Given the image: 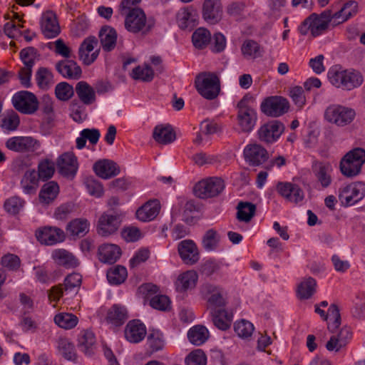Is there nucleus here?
Listing matches in <instances>:
<instances>
[{
    "label": "nucleus",
    "mask_w": 365,
    "mask_h": 365,
    "mask_svg": "<svg viewBox=\"0 0 365 365\" xmlns=\"http://www.w3.org/2000/svg\"><path fill=\"white\" fill-rule=\"evenodd\" d=\"M213 324L221 330H227L230 328L232 320V316L225 309H218L210 312Z\"/></svg>",
    "instance_id": "obj_44"
},
{
    "label": "nucleus",
    "mask_w": 365,
    "mask_h": 365,
    "mask_svg": "<svg viewBox=\"0 0 365 365\" xmlns=\"http://www.w3.org/2000/svg\"><path fill=\"white\" fill-rule=\"evenodd\" d=\"M52 258L58 264L66 268H73L79 264L78 259L71 252L63 249L53 250Z\"/></svg>",
    "instance_id": "obj_38"
},
{
    "label": "nucleus",
    "mask_w": 365,
    "mask_h": 365,
    "mask_svg": "<svg viewBox=\"0 0 365 365\" xmlns=\"http://www.w3.org/2000/svg\"><path fill=\"white\" fill-rule=\"evenodd\" d=\"M365 163V150L356 148L349 151L341 160L340 170L347 178L358 175Z\"/></svg>",
    "instance_id": "obj_2"
},
{
    "label": "nucleus",
    "mask_w": 365,
    "mask_h": 365,
    "mask_svg": "<svg viewBox=\"0 0 365 365\" xmlns=\"http://www.w3.org/2000/svg\"><path fill=\"white\" fill-rule=\"evenodd\" d=\"M358 12V3L355 1H349L345 3L339 11L332 14L334 26L342 24L355 16Z\"/></svg>",
    "instance_id": "obj_32"
},
{
    "label": "nucleus",
    "mask_w": 365,
    "mask_h": 365,
    "mask_svg": "<svg viewBox=\"0 0 365 365\" xmlns=\"http://www.w3.org/2000/svg\"><path fill=\"white\" fill-rule=\"evenodd\" d=\"M241 51L246 58L255 59L261 56L260 46L254 40H246L242 46Z\"/></svg>",
    "instance_id": "obj_56"
},
{
    "label": "nucleus",
    "mask_w": 365,
    "mask_h": 365,
    "mask_svg": "<svg viewBox=\"0 0 365 365\" xmlns=\"http://www.w3.org/2000/svg\"><path fill=\"white\" fill-rule=\"evenodd\" d=\"M54 322L61 328L71 329L77 325L78 319L73 314L62 312L54 317Z\"/></svg>",
    "instance_id": "obj_52"
},
{
    "label": "nucleus",
    "mask_w": 365,
    "mask_h": 365,
    "mask_svg": "<svg viewBox=\"0 0 365 365\" xmlns=\"http://www.w3.org/2000/svg\"><path fill=\"white\" fill-rule=\"evenodd\" d=\"M60 173L66 177L74 176L78 170L77 159L73 154L66 153L58 160Z\"/></svg>",
    "instance_id": "obj_29"
},
{
    "label": "nucleus",
    "mask_w": 365,
    "mask_h": 365,
    "mask_svg": "<svg viewBox=\"0 0 365 365\" xmlns=\"http://www.w3.org/2000/svg\"><path fill=\"white\" fill-rule=\"evenodd\" d=\"M352 333L349 327H344L340 331L333 334L326 344L329 351H339L344 347L351 338Z\"/></svg>",
    "instance_id": "obj_28"
},
{
    "label": "nucleus",
    "mask_w": 365,
    "mask_h": 365,
    "mask_svg": "<svg viewBox=\"0 0 365 365\" xmlns=\"http://www.w3.org/2000/svg\"><path fill=\"white\" fill-rule=\"evenodd\" d=\"M128 317V312L124 306L113 304L108 311L106 321L115 327H120L125 322Z\"/></svg>",
    "instance_id": "obj_36"
},
{
    "label": "nucleus",
    "mask_w": 365,
    "mask_h": 365,
    "mask_svg": "<svg viewBox=\"0 0 365 365\" xmlns=\"http://www.w3.org/2000/svg\"><path fill=\"white\" fill-rule=\"evenodd\" d=\"M90 223L86 219H75L67 225V232L73 237H83L89 231Z\"/></svg>",
    "instance_id": "obj_45"
},
{
    "label": "nucleus",
    "mask_w": 365,
    "mask_h": 365,
    "mask_svg": "<svg viewBox=\"0 0 365 365\" xmlns=\"http://www.w3.org/2000/svg\"><path fill=\"white\" fill-rule=\"evenodd\" d=\"M285 129L284 125L277 120H273L262 125L257 130L258 139L267 145L277 142Z\"/></svg>",
    "instance_id": "obj_12"
},
{
    "label": "nucleus",
    "mask_w": 365,
    "mask_h": 365,
    "mask_svg": "<svg viewBox=\"0 0 365 365\" xmlns=\"http://www.w3.org/2000/svg\"><path fill=\"white\" fill-rule=\"evenodd\" d=\"M36 235L38 240L46 245H53L65 239L64 232L56 227H45L38 230Z\"/></svg>",
    "instance_id": "obj_22"
},
{
    "label": "nucleus",
    "mask_w": 365,
    "mask_h": 365,
    "mask_svg": "<svg viewBox=\"0 0 365 365\" xmlns=\"http://www.w3.org/2000/svg\"><path fill=\"white\" fill-rule=\"evenodd\" d=\"M178 251L182 262L186 264H195L200 259L198 248L191 240H185L179 242Z\"/></svg>",
    "instance_id": "obj_18"
},
{
    "label": "nucleus",
    "mask_w": 365,
    "mask_h": 365,
    "mask_svg": "<svg viewBox=\"0 0 365 365\" xmlns=\"http://www.w3.org/2000/svg\"><path fill=\"white\" fill-rule=\"evenodd\" d=\"M355 115L356 113L354 109L339 104L329 105L324 111L326 120L341 127L350 124Z\"/></svg>",
    "instance_id": "obj_5"
},
{
    "label": "nucleus",
    "mask_w": 365,
    "mask_h": 365,
    "mask_svg": "<svg viewBox=\"0 0 365 365\" xmlns=\"http://www.w3.org/2000/svg\"><path fill=\"white\" fill-rule=\"evenodd\" d=\"M59 354L66 360L76 361L77 354L74 344L66 337H59L56 341Z\"/></svg>",
    "instance_id": "obj_39"
},
{
    "label": "nucleus",
    "mask_w": 365,
    "mask_h": 365,
    "mask_svg": "<svg viewBox=\"0 0 365 365\" xmlns=\"http://www.w3.org/2000/svg\"><path fill=\"white\" fill-rule=\"evenodd\" d=\"M128 273L125 267L116 265L110 268L107 272V279L111 284H120L123 283Z\"/></svg>",
    "instance_id": "obj_53"
},
{
    "label": "nucleus",
    "mask_w": 365,
    "mask_h": 365,
    "mask_svg": "<svg viewBox=\"0 0 365 365\" xmlns=\"http://www.w3.org/2000/svg\"><path fill=\"white\" fill-rule=\"evenodd\" d=\"M328 316V329L330 331H334L341 325V315L338 306L334 304L330 305L327 314Z\"/></svg>",
    "instance_id": "obj_59"
},
{
    "label": "nucleus",
    "mask_w": 365,
    "mask_h": 365,
    "mask_svg": "<svg viewBox=\"0 0 365 365\" xmlns=\"http://www.w3.org/2000/svg\"><path fill=\"white\" fill-rule=\"evenodd\" d=\"M40 23L42 33L46 38H54L60 33V26L56 16L52 11L43 12Z\"/></svg>",
    "instance_id": "obj_23"
},
{
    "label": "nucleus",
    "mask_w": 365,
    "mask_h": 365,
    "mask_svg": "<svg viewBox=\"0 0 365 365\" xmlns=\"http://www.w3.org/2000/svg\"><path fill=\"white\" fill-rule=\"evenodd\" d=\"M200 292L210 312L223 309L225 306V293L222 287L212 284H205L201 287Z\"/></svg>",
    "instance_id": "obj_11"
},
{
    "label": "nucleus",
    "mask_w": 365,
    "mask_h": 365,
    "mask_svg": "<svg viewBox=\"0 0 365 365\" xmlns=\"http://www.w3.org/2000/svg\"><path fill=\"white\" fill-rule=\"evenodd\" d=\"M56 69L63 77L68 79H78L82 73L81 68L77 63L69 59L56 63Z\"/></svg>",
    "instance_id": "obj_25"
},
{
    "label": "nucleus",
    "mask_w": 365,
    "mask_h": 365,
    "mask_svg": "<svg viewBox=\"0 0 365 365\" xmlns=\"http://www.w3.org/2000/svg\"><path fill=\"white\" fill-rule=\"evenodd\" d=\"M125 14V27L128 31L146 34L151 30L153 24L147 22L146 15L140 8H134Z\"/></svg>",
    "instance_id": "obj_7"
},
{
    "label": "nucleus",
    "mask_w": 365,
    "mask_h": 365,
    "mask_svg": "<svg viewBox=\"0 0 365 365\" xmlns=\"http://www.w3.org/2000/svg\"><path fill=\"white\" fill-rule=\"evenodd\" d=\"M93 170L101 178L108 179L119 173L116 164L109 160H100L93 165Z\"/></svg>",
    "instance_id": "obj_34"
},
{
    "label": "nucleus",
    "mask_w": 365,
    "mask_h": 365,
    "mask_svg": "<svg viewBox=\"0 0 365 365\" xmlns=\"http://www.w3.org/2000/svg\"><path fill=\"white\" fill-rule=\"evenodd\" d=\"M317 282L312 277H308L302 281L297 287V297L300 299L311 298L316 292Z\"/></svg>",
    "instance_id": "obj_46"
},
{
    "label": "nucleus",
    "mask_w": 365,
    "mask_h": 365,
    "mask_svg": "<svg viewBox=\"0 0 365 365\" xmlns=\"http://www.w3.org/2000/svg\"><path fill=\"white\" fill-rule=\"evenodd\" d=\"M82 277L78 273L68 274L64 279L63 284L53 287L48 294L51 301L57 302L62 297L70 294H76L80 287Z\"/></svg>",
    "instance_id": "obj_8"
},
{
    "label": "nucleus",
    "mask_w": 365,
    "mask_h": 365,
    "mask_svg": "<svg viewBox=\"0 0 365 365\" xmlns=\"http://www.w3.org/2000/svg\"><path fill=\"white\" fill-rule=\"evenodd\" d=\"M76 93L82 103L90 105L96 101L94 89L86 81H79L76 86Z\"/></svg>",
    "instance_id": "obj_42"
},
{
    "label": "nucleus",
    "mask_w": 365,
    "mask_h": 365,
    "mask_svg": "<svg viewBox=\"0 0 365 365\" xmlns=\"http://www.w3.org/2000/svg\"><path fill=\"white\" fill-rule=\"evenodd\" d=\"M55 172L54 163L48 159L41 160L38 165V178L42 180L51 178Z\"/></svg>",
    "instance_id": "obj_55"
},
{
    "label": "nucleus",
    "mask_w": 365,
    "mask_h": 365,
    "mask_svg": "<svg viewBox=\"0 0 365 365\" xmlns=\"http://www.w3.org/2000/svg\"><path fill=\"white\" fill-rule=\"evenodd\" d=\"M237 119L242 132L252 131L256 125L257 114L256 110L250 105V99L244 96L237 103Z\"/></svg>",
    "instance_id": "obj_4"
},
{
    "label": "nucleus",
    "mask_w": 365,
    "mask_h": 365,
    "mask_svg": "<svg viewBox=\"0 0 365 365\" xmlns=\"http://www.w3.org/2000/svg\"><path fill=\"white\" fill-rule=\"evenodd\" d=\"M277 191L287 201L299 203L304 200V191L299 185L287 182H279L277 185Z\"/></svg>",
    "instance_id": "obj_17"
},
{
    "label": "nucleus",
    "mask_w": 365,
    "mask_h": 365,
    "mask_svg": "<svg viewBox=\"0 0 365 365\" xmlns=\"http://www.w3.org/2000/svg\"><path fill=\"white\" fill-rule=\"evenodd\" d=\"M345 90L350 91L361 86L363 83V77L359 72L346 70Z\"/></svg>",
    "instance_id": "obj_61"
},
{
    "label": "nucleus",
    "mask_w": 365,
    "mask_h": 365,
    "mask_svg": "<svg viewBox=\"0 0 365 365\" xmlns=\"http://www.w3.org/2000/svg\"><path fill=\"white\" fill-rule=\"evenodd\" d=\"M329 24L334 26L332 12L327 9L320 14H312L302 22L299 31L302 35H306L310 31L312 36L317 37L327 31Z\"/></svg>",
    "instance_id": "obj_1"
},
{
    "label": "nucleus",
    "mask_w": 365,
    "mask_h": 365,
    "mask_svg": "<svg viewBox=\"0 0 365 365\" xmlns=\"http://www.w3.org/2000/svg\"><path fill=\"white\" fill-rule=\"evenodd\" d=\"M225 188V183L221 178L212 177L198 182L194 191L198 197L205 199L218 196Z\"/></svg>",
    "instance_id": "obj_10"
},
{
    "label": "nucleus",
    "mask_w": 365,
    "mask_h": 365,
    "mask_svg": "<svg viewBox=\"0 0 365 365\" xmlns=\"http://www.w3.org/2000/svg\"><path fill=\"white\" fill-rule=\"evenodd\" d=\"M198 14L192 6L181 8L177 13L176 20L181 29H192L197 24Z\"/></svg>",
    "instance_id": "obj_20"
},
{
    "label": "nucleus",
    "mask_w": 365,
    "mask_h": 365,
    "mask_svg": "<svg viewBox=\"0 0 365 365\" xmlns=\"http://www.w3.org/2000/svg\"><path fill=\"white\" fill-rule=\"evenodd\" d=\"M36 81L38 87L47 90L54 83L53 76L51 71L46 68H40L36 74Z\"/></svg>",
    "instance_id": "obj_54"
},
{
    "label": "nucleus",
    "mask_w": 365,
    "mask_h": 365,
    "mask_svg": "<svg viewBox=\"0 0 365 365\" xmlns=\"http://www.w3.org/2000/svg\"><path fill=\"white\" fill-rule=\"evenodd\" d=\"M245 162L250 166H259L265 163L269 156L268 151L262 145L250 143L243 150Z\"/></svg>",
    "instance_id": "obj_14"
},
{
    "label": "nucleus",
    "mask_w": 365,
    "mask_h": 365,
    "mask_svg": "<svg viewBox=\"0 0 365 365\" xmlns=\"http://www.w3.org/2000/svg\"><path fill=\"white\" fill-rule=\"evenodd\" d=\"M219 241L220 235L217 232L213 229H210L204 235L202 245L206 251H212L217 248Z\"/></svg>",
    "instance_id": "obj_58"
},
{
    "label": "nucleus",
    "mask_w": 365,
    "mask_h": 365,
    "mask_svg": "<svg viewBox=\"0 0 365 365\" xmlns=\"http://www.w3.org/2000/svg\"><path fill=\"white\" fill-rule=\"evenodd\" d=\"M192 41L195 48L203 49L210 43L211 34L207 29L200 27L192 34Z\"/></svg>",
    "instance_id": "obj_49"
},
{
    "label": "nucleus",
    "mask_w": 365,
    "mask_h": 365,
    "mask_svg": "<svg viewBox=\"0 0 365 365\" xmlns=\"http://www.w3.org/2000/svg\"><path fill=\"white\" fill-rule=\"evenodd\" d=\"M131 76L135 80L150 82L153 79V70L147 64L144 66H138L133 69Z\"/></svg>",
    "instance_id": "obj_57"
},
{
    "label": "nucleus",
    "mask_w": 365,
    "mask_h": 365,
    "mask_svg": "<svg viewBox=\"0 0 365 365\" xmlns=\"http://www.w3.org/2000/svg\"><path fill=\"white\" fill-rule=\"evenodd\" d=\"M237 212V218L239 221L248 222L255 216L256 206L250 202H239Z\"/></svg>",
    "instance_id": "obj_50"
},
{
    "label": "nucleus",
    "mask_w": 365,
    "mask_h": 365,
    "mask_svg": "<svg viewBox=\"0 0 365 365\" xmlns=\"http://www.w3.org/2000/svg\"><path fill=\"white\" fill-rule=\"evenodd\" d=\"M365 196V183L354 182L341 187L339 190V200L344 207L354 205Z\"/></svg>",
    "instance_id": "obj_6"
},
{
    "label": "nucleus",
    "mask_w": 365,
    "mask_h": 365,
    "mask_svg": "<svg viewBox=\"0 0 365 365\" xmlns=\"http://www.w3.org/2000/svg\"><path fill=\"white\" fill-rule=\"evenodd\" d=\"M120 225V220L118 215L103 213L98 219L97 231L103 237L114 234Z\"/></svg>",
    "instance_id": "obj_21"
},
{
    "label": "nucleus",
    "mask_w": 365,
    "mask_h": 365,
    "mask_svg": "<svg viewBox=\"0 0 365 365\" xmlns=\"http://www.w3.org/2000/svg\"><path fill=\"white\" fill-rule=\"evenodd\" d=\"M99 38L103 51H111L116 46V31L110 26H105L99 32Z\"/></svg>",
    "instance_id": "obj_37"
},
{
    "label": "nucleus",
    "mask_w": 365,
    "mask_h": 365,
    "mask_svg": "<svg viewBox=\"0 0 365 365\" xmlns=\"http://www.w3.org/2000/svg\"><path fill=\"white\" fill-rule=\"evenodd\" d=\"M234 329L240 337L247 339L252 336L254 326L250 322L242 319L235 324Z\"/></svg>",
    "instance_id": "obj_60"
},
{
    "label": "nucleus",
    "mask_w": 365,
    "mask_h": 365,
    "mask_svg": "<svg viewBox=\"0 0 365 365\" xmlns=\"http://www.w3.org/2000/svg\"><path fill=\"white\" fill-rule=\"evenodd\" d=\"M345 75L346 69H343L339 66L331 67L327 73L330 83L336 88L345 90Z\"/></svg>",
    "instance_id": "obj_48"
},
{
    "label": "nucleus",
    "mask_w": 365,
    "mask_h": 365,
    "mask_svg": "<svg viewBox=\"0 0 365 365\" xmlns=\"http://www.w3.org/2000/svg\"><path fill=\"white\" fill-rule=\"evenodd\" d=\"M55 94L59 100L68 101L73 95V88L68 83L61 82L56 85Z\"/></svg>",
    "instance_id": "obj_63"
},
{
    "label": "nucleus",
    "mask_w": 365,
    "mask_h": 365,
    "mask_svg": "<svg viewBox=\"0 0 365 365\" xmlns=\"http://www.w3.org/2000/svg\"><path fill=\"white\" fill-rule=\"evenodd\" d=\"M98 43V39L95 36H89L81 43L78 49V57L83 64L89 66L96 60L100 50L97 49L91 54L90 53L97 46Z\"/></svg>",
    "instance_id": "obj_16"
},
{
    "label": "nucleus",
    "mask_w": 365,
    "mask_h": 365,
    "mask_svg": "<svg viewBox=\"0 0 365 365\" xmlns=\"http://www.w3.org/2000/svg\"><path fill=\"white\" fill-rule=\"evenodd\" d=\"M187 337L192 344L200 346L207 340L209 331L205 327L197 325L189 330Z\"/></svg>",
    "instance_id": "obj_47"
},
{
    "label": "nucleus",
    "mask_w": 365,
    "mask_h": 365,
    "mask_svg": "<svg viewBox=\"0 0 365 365\" xmlns=\"http://www.w3.org/2000/svg\"><path fill=\"white\" fill-rule=\"evenodd\" d=\"M313 172L323 188L329 187L332 181V167L329 163L317 162L313 165Z\"/></svg>",
    "instance_id": "obj_30"
},
{
    "label": "nucleus",
    "mask_w": 365,
    "mask_h": 365,
    "mask_svg": "<svg viewBox=\"0 0 365 365\" xmlns=\"http://www.w3.org/2000/svg\"><path fill=\"white\" fill-rule=\"evenodd\" d=\"M160 208V202L158 200H149L137 210L136 217L143 222L151 221L157 217Z\"/></svg>",
    "instance_id": "obj_33"
},
{
    "label": "nucleus",
    "mask_w": 365,
    "mask_h": 365,
    "mask_svg": "<svg viewBox=\"0 0 365 365\" xmlns=\"http://www.w3.org/2000/svg\"><path fill=\"white\" fill-rule=\"evenodd\" d=\"M198 280V274L194 270H187L180 274L175 282L178 292H185L195 287Z\"/></svg>",
    "instance_id": "obj_27"
},
{
    "label": "nucleus",
    "mask_w": 365,
    "mask_h": 365,
    "mask_svg": "<svg viewBox=\"0 0 365 365\" xmlns=\"http://www.w3.org/2000/svg\"><path fill=\"white\" fill-rule=\"evenodd\" d=\"M289 103L280 96H272L265 98L260 104V110L266 116L278 118L288 112Z\"/></svg>",
    "instance_id": "obj_9"
},
{
    "label": "nucleus",
    "mask_w": 365,
    "mask_h": 365,
    "mask_svg": "<svg viewBox=\"0 0 365 365\" xmlns=\"http://www.w3.org/2000/svg\"><path fill=\"white\" fill-rule=\"evenodd\" d=\"M147 344L151 352L163 349L165 346L163 333L158 329H150L147 338Z\"/></svg>",
    "instance_id": "obj_51"
},
{
    "label": "nucleus",
    "mask_w": 365,
    "mask_h": 365,
    "mask_svg": "<svg viewBox=\"0 0 365 365\" xmlns=\"http://www.w3.org/2000/svg\"><path fill=\"white\" fill-rule=\"evenodd\" d=\"M59 193V186L55 181L46 182L41 188L38 193L39 202L43 205L51 204Z\"/></svg>",
    "instance_id": "obj_31"
},
{
    "label": "nucleus",
    "mask_w": 365,
    "mask_h": 365,
    "mask_svg": "<svg viewBox=\"0 0 365 365\" xmlns=\"http://www.w3.org/2000/svg\"><path fill=\"white\" fill-rule=\"evenodd\" d=\"M6 146L14 152H35L40 148L41 143L30 136H15L7 140Z\"/></svg>",
    "instance_id": "obj_15"
},
{
    "label": "nucleus",
    "mask_w": 365,
    "mask_h": 365,
    "mask_svg": "<svg viewBox=\"0 0 365 365\" xmlns=\"http://www.w3.org/2000/svg\"><path fill=\"white\" fill-rule=\"evenodd\" d=\"M12 103L18 111L24 114H32L38 108V102L35 95L26 91L15 93Z\"/></svg>",
    "instance_id": "obj_13"
},
{
    "label": "nucleus",
    "mask_w": 365,
    "mask_h": 365,
    "mask_svg": "<svg viewBox=\"0 0 365 365\" xmlns=\"http://www.w3.org/2000/svg\"><path fill=\"white\" fill-rule=\"evenodd\" d=\"M146 335V327L140 320L130 321L125 329V336L131 343L141 341Z\"/></svg>",
    "instance_id": "obj_24"
},
{
    "label": "nucleus",
    "mask_w": 365,
    "mask_h": 365,
    "mask_svg": "<svg viewBox=\"0 0 365 365\" xmlns=\"http://www.w3.org/2000/svg\"><path fill=\"white\" fill-rule=\"evenodd\" d=\"M185 362L186 365H206L207 358L201 349H196L186 356Z\"/></svg>",
    "instance_id": "obj_64"
},
{
    "label": "nucleus",
    "mask_w": 365,
    "mask_h": 365,
    "mask_svg": "<svg viewBox=\"0 0 365 365\" xmlns=\"http://www.w3.org/2000/svg\"><path fill=\"white\" fill-rule=\"evenodd\" d=\"M153 137L160 144H168L175 140V133L170 125H157L154 128Z\"/></svg>",
    "instance_id": "obj_40"
},
{
    "label": "nucleus",
    "mask_w": 365,
    "mask_h": 365,
    "mask_svg": "<svg viewBox=\"0 0 365 365\" xmlns=\"http://www.w3.org/2000/svg\"><path fill=\"white\" fill-rule=\"evenodd\" d=\"M77 346L86 355H91L96 347V339L90 329L81 330L77 338Z\"/></svg>",
    "instance_id": "obj_26"
},
{
    "label": "nucleus",
    "mask_w": 365,
    "mask_h": 365,
    "mask_svg": "<svg viewBox=\"0 0 365 365\" xmlns=\"http://www.w3.org/2000/svg\"><path fill=\"white\" fill-rule=\"evenodd\" d=\"M202 17L210 24L219 23L222 17L220 0H205L202 4Z\"/></svg>",
    "instance_id": "obj_19"
},
{
    "label": "nucleus",
    "mask_w": 365,
    "mask_h": 365,
    "mask_svg": "<svg viewBox=\"0 0 365 365\" xmlns=\"http://www.w3.org/2000/svg\"><path fill=\"white\" fill-rule=\"evenodd\" d=\"M289 96L297 108L301 109L305 106L306 97L304 89L302 86H296L290 88L289 91Z\"/></svg>",
    "instance_id": "obj_62"
},
{
    "label": "nucleus",
    "mask_w": 365,
    "mask_h": 365,
    "mask_svg": "<svg viewBox=\"0 0 365 365\" xmlns=\"http://www.w3.org/2000/svg\"><path fill=\"white\" fill-rule=\"evenodd\" d=\"M39 178L34 169L26 170L20 182L23 192L27 195H34L38 187Z\"/></svg>",
    "instance_id": "obj_35"
},
{
    "label": "nucleus",
    "mask_w": 365,
    "mask_h": 365,
    "mask_svg": "<svg viewBox=\"0 0 365 365\" xmlns=\"http://www.w3.org/2000/svg\"><path fill=\"white\" fill-rule=\"evenodd\" d=\"M100 259L107 263H114L120 256V249L113 244H105L98 249Z\"/></svg>",
    "instance_id": "obj_41"
},
{
    "label": "nucleus",
    "mask_w": 365,
    "mask_h": 365,
    "mask_svg": "<svg viewBox=\"0 0 365 365\" xmlns=\"http://www.w3.org/2000/svg\"><path fill=\"white\" fill-rule=\"evenodd\" d=\"M195 84L197 92L207 100L215 99L220 91V81L215 73L203 72L198 74Z\"/></svg>",
    "instance_id": "obj_3"
},
{
    "label": "nucleus",
    "mask_w": 365,
    "mask_h": 365,
    "mask_svg": "<svg viewBox=\"0 0 365 365\" xmlns=\"http://www.w3.org/2000/svg\"><path fill=\"white\" fill-rule=\"evenodd\" d=\"M101 133L97 128H85L80 133V137L76 138V148L82 149L86 146V140L92 145H96L99 140Z\"/></svg>",
    "instance_id": "obj_43"
}]
</instances>
